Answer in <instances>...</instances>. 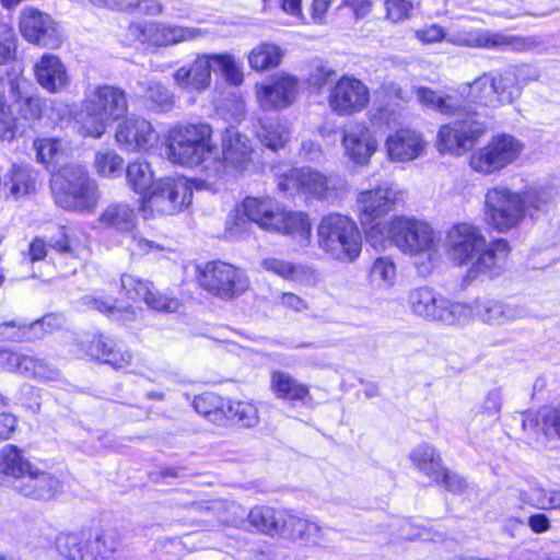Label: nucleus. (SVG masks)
<instances>
[{
  "mask_svg": "<svg viewBox=\"0 0 560 560\" xmlns=\"http://www.w3.org/2000/svg\"><path fill=\"white\" fill-rule=\"evenodd\" d=\"M559 190L552 185L534 184L521 190L495 185L485 195L483 214L489 226L499 233L520 228L526 219L537 222L557 205Z\"/></svg>",
  "mask_w": 560,
  "mask_h": 560,
  "instance_id": "obj_1",
  "label": "nucleus"
},
{
  "mask_svg": "<svg viewBox=\"0 0 560 560\" xmlns=\"http://www.w3.org/2000/svg\"><path fill=\"white\" fill-rule=\"evenodd\" d=\"M127 110L128 103L122 90L107 84L90 85L85 90L81 109L74 116L77 132L82 137L98 139Z\"/></svg>",
  "mask_w": 560,
  "mask_h": 560,
  "instance_id": "obj_2",
  "label": "nucleus"
},
{
  "mask_svg": "<svg viewBox=\"0 0 560 560\" xmlns=\"http://www.w3.org/2000/svg\"><path fill=\"white\" fill-rule=\"evenodd\" d=\"M370 244L385 249L394 244L401 252L409 255L427 254L435 246V235L431 225L415 218L396 215L384 223L374 224L366 232Z\"/></svg>",
  "mask_w": 560,
  "mask_h": 560,
  "instance_id": "obj_3",
  "label": "nucleus"
},
{
  "mask_svg": "<svg viewBox=\"0 0 560 560\" xmlns=\"http://www.w3.org/2000/svg\"><path fill=\"white\" fill-rule=\"evenodd\" d=\"M50 188L55 203L67 211L91 213L101 200L97 183L80 164L62 166L52 176Z\"/></svg>",
  "mask_w": 560,
  "mask_h": 560,
  "instance_id": "obj_4",
  "label": "nucleus"
},
{
  "mask_svg": "<svg viewBox=\"0 0 560 560\" xmlns=\"http://www.w3.org/2000/svg\"><path fill=\"white\" fill-rule=\"evenodd\" d=\"M215 151L208 124H178L165 136V155L174 164L206 165Z\"/></svg>",
  "mask_w": 560,
  "mask_h": 560,
  "instance_id": "obj_5",
  "label": "nucleus"
},
{
  "mask_svg": "<svg viewBox=\"0 0 560 560\" xmlns=\"http://www.w3.org/2000/svg\"><path fill=\"white\" fill-rule=\"evenodd\" d=\"M57 549L66 560H120V537L112 526H93L79 533L60 534Z\"/></svg>",
  "mask_w": 560,
  "mask_h": 560,
  "instance_id": "obj_6",
  "label": "nucleus"
},
{
  "mask_svg": "<svg viewBox=\"0 0 560 560\" xmlns=\"http://www.w3.org/2000/svg\"><path fill=\"white\" fill-rule=\"evenodd\" d=\"M530 71L529 68H523L520 71L502 70L485 72L472 82H466L457 88V93L467 100L470 104L480 105L489 108H499L503 105L513 103L520 97L517 88L518 78H523L524 71ZM533 77L537 72L532 70Z\"/></svg>",
  "mask_w": 560,
  "mask_h": 560,
  "instance_id": "obj_7",
  "label": "nucleus"
},
{
  "mask_svg": "<svg viewBox=\"0 0 560 560\" xmlns=\"http://www.w3.org/2000/svg\"><path fill=\"white\" fill-rule=\"evenodd\" d=\"M318 247L331 259L354 262L362 252V235L349 217L332 213L324 217L316 231Z\"/></svg>",
  "mask_w": 560,
  "mask_h": 560,
  "instance_id": "obj_8",
  "label": "nucleus"
},
{
  "mask_svg": "<svg viewBox=\"0 0 560 560\" xmlns=\"http://www.w3.org/2000/svg\"><path fill=\"white\" fill-rule=\"evenodd\" d=\"M446 42L454 46L490 50L527 52L542 44L539 36H520L479 27H456L448 32Z\"/></svg>",
  "mask_w": 560,
  "mask_h": 560,
  "instance_id": "obj_9",
  "label": "nucleus"
},
{
  "mask_svg": "<svg viewBox=\"0 0 560 560\" xmlns=\"http://www.w3.org/2000/svg\"><path fill=\"white\" fill-rule=\"evenodd\" d=\"M194 182L184 176L161 178L142 197L144 218L173 215L186 209L192 200Z\"/></svg>",
  "mask_w": 560,
  "mask_h": 560,
  "instance_id": "obj_10",
  "label": "nucleus"
},
{
  "mask_svg": "<svg viewBox=\"0 0 560 560\" xmlns=\"http://www.w3.org/2000/svg\"><path fill=\"white\" fill-rule=\"evenodd\" d=\"M223 158H213L203 165L208 177L237 176L255 170L252 141L236 128H226L222 136Z\"/></svg>",
  "mask_w": 560,
  "mask_h": 560,
  "instance_id": "obj_11",
  "label": "nucleus"
},
{
  "mask_svg": "<svg viewBox=\"0 0 560 560\" xmlns=\"http://www.w3.org/2000/svg\"><path fill=\"white\" fill-rule=\"evenodd\" d=\"M407 305L415 316L446 325L459 324L468 314V308L462 302H451L429 287L410 290Z\"/></svg>",
  "mask_w": 560,
  "mask_h": 560,
  "instance_id": "obj_12",
  "label": "nucleus"
},
{
  "mask_svg": "<svg viewBox=\"0 0 560 560\" xmlns=\"http://www.w3.org/2000/svg\"><path fill=\"white\" fill-rule=\"evenodd\" d=\"M523 151L524 143L514 136L495 135L487 144L471 153L469 165L479 174H495L516 162Z\"/></svg>",
  "mask_w": 560,
  "mask_h": 560,
  "instance_id": "obj_13",
  "label": "nucleus"
},
{
  "mask_svg": "<svg viewBox=\"0 0 560 560\" xmlns=\"http://www.w3.org/2000/svg\"><path fill=\"white\" fill-rule=\"evenodd\" d=\"M206 35L201 28L176 25L166 22L131 23L127 30V39L152 47H168L192 42Z\"/></svg>",
  "mask_w": 560,
  "mask_h": 560,
  "instance_id": "obj_14",
  "label": "nucleus"
},
{
  "mask_svg": "<svg viewBox=\"0 0 560 560\" xmlns=\"http://www.w3.org/2000/svg\"><path fill=\"white\" fill-rule=\"evenodd\" d=\"M198 281L203 289L225 300L242 294L249 285L244 271L219 260L198 267Z\"/></svg>",
  "mask_w": 560,
  "mask_h": 560,
  "instance_id": "obj_15",
  "label": "nucleus"
},
{
  "mask_svg": "<svg viewBox=\"0 0 560 560\" xmlns=\"http://www.w3.org/2000/svg\"><path fill=\"white\" fill-rule=\"evenodd\" d=\"M406 191L397 184L382 182L376 187L362 190L357 198L359 219L362 225L376 224V220L394 211L404 201Z\"/></svg>",
  "mask_w": 560,
  "mask_h": 560,
  "instance_id": "obj_16",
  "label": "nucleus"
},
{
  "mask_svg": "<svg viewBox=\"0 0 560 560\" xmlns=\"http://www.w3.org/2000/svg\"><path fill=\"white\" fill-rule=\"evenodd\" d=\"M485 132L486 126L478 118L459 119L441 126L436 147L441 153L463 155Z\"/></svg>",
  "mask_w": 560,
  "mask_h": 560,
  "instance_id": "obj_17",
  "label": "nucleus"
},
{
  "mask_svg": "<svg viewBox=\"0 0 560 560\" xmlns=\"http://www.w3.org/2000/svg\"><path fill=\"white\" fill-rule=\"evenodd\" d=\"M370 103V89L361 80L343 75L331 88L328 104L339 116L362 112Z\"/></svg>",
  "mask_w": 560,
  "mask_h": 560,
  "instance_id": "obj_18",
  "label": "nucleus"
},
{
  "mask_svg": "<svg viewBox=\"0 0 560 560\" xmlns=\"http://www.w3.org/2000/svg\"><path fill=\"white\" fill-rule=\"evenodd\" d=\"M485 241L486 236L480 228L467 222L456 223L446 232V254L454 264L468 265L476 253L482 249Z\"/></svg>",
  "mask_w": 560,
  "mask_h": 560,
  "instance_id": "obj_19",
  "label": "nucleus"
},
{
  "mask_svg": "<svg viewBox=\"0 0 560 560\" xmlns=\"http://www.w3.org/2000/svg\"><path fill=\"white\" fill-rule=\"evenodd\" d=\"M278 188L288 195L302 192L318 199L328 198L334 190L332 178L318 171L303 167L292 168L288 174L278 176Z\"/></svg>",
  "mask_w": 560,
  "mask_h": 560,
  "instance_id": "obj_20",
  "label": "nucleus"
},
{
  "mask_svg": "<svg viewBox=\"0 0 560 560\" xmlns=\"http://www.w3.org/2000/svg\"><path fill=\"white\" fill-rule=\"evenodd\" d=\"M19 30L22 36L32 44L52 49L62 44V36L55 21L47 13L33 7H26L21 11Z\"/></svg>",
  "mask_w": 560,
  "mask_h": 560,
  "instance_id": "obj_21",
  "label": "nucleus"
},
{
  "mask_svg": "<svg viewBox=\"0 0 560 560\" xmlns=\"http://www.w3.org/2000/svg\"><path fill=\"white\" fill-rule=\"evenodd\" d=\"M510 253L511 246L506 240H486L482 249L468 264L467 279L474 280L480 276L492 279L500 276L506 268Z\"/></svg>",
  "mask_w": 560,
  "mask_h": 560,
  "instance_id": "obj_22",
  "label": "nucleus"
},
{
  "mask_svg": "<svg viewBox=\"0 0 560 560\" xmlns=\"http://www.w3.org/2000/svg\"><path fill=\"white\" fill-rule=\"evenodd\" d=\"M343 155L355 166L364 167L378 150L375 133L363 122H354L342 129Z\"/></svg>",
  "mask_w": 560,
  "mask_h": 560,
  "instance_id": "obj_23",
  "label": "nucleus"
},
{
  "mask_svg": "<svg viewBox=\"0 0 560 560\" xmlns=\"http://www.w3.org/2000/svg\"><path fill=\"white\" fill-rule=\"evenodd\" d=\"M117 143L127 151H148L159 142V132L152 122L140 116H129L121 121L115 135Z\"/></svg>",
  "mask_w": 560,
  "mask_h": 560,
  "instance_id": "obj_24",
  "label": "nucleus"
},
{
  "mask_svg": "<svg viewBox=\"0 0 560 560\" xmlns=\"http://www.w3.org/2000/svg\"><path fill=\"white\" fill-rule=\"evenodd\" d=\"M299 93L298 80L289 74H275L256 85V97L262 109H282L290 106Z\"/></svg>",
  "mask_w": 560,
  "mask_h": 560,
  "instance_id": "obj_25",
  "label": "nucleus"
},
{
  "mask_svg": "<svg viewBox=\"0 0 560 560\" xmlns=\"http://www.w3.org/2000/svg\"><path fill=\"white\" fill-rule=\"evenodd\" d=\"M0 366L39 382L56 381L59 377V371L46 361L8 349H0Z\"/></svg>",
  "mask_w": 560,
  "mask_h": 560,
  "instance_id": "obj_26",
  "label": "nucleus"
},
{
  "mask_svg": "<svg viewBox=\"0 0 560 560\" xmlns=\"http://www.w3.org/2000/svg\"><path fill=\"white\" fill-rule=\"evenodd\" d=\"M415 95L421 106L435 110L442 115L455 116L460 119L478 118L471 108L467 96L454 94H441L430 88L419 86L415 89Z\"/></svg>",
  "mask_w": 560,
  "mask_h": 560,
  "instance_id": "obj_27",
  "label": "nucleus"
},
{
  "mask_svg": "<svg viewBox=\"0 0 560 560\" xmlns=\"http://www.w3.org/2000/svg\"><path fill=\"white\" fill-rule=\"evenodd\" d=\"M463 304L468 308V314L463 318L462 323L470 318H478L486 324L501 326L512 323L524 315V311L521 307L490 298H478L470 304Z\"/></svg>",
  "mask_w": 560,
  "mask_h": 560,
  "instance_id": "obj_28",
  "label": "nucleus"
},
{
  "mask_svg": "<svg viewBox=\"0 0 560 560\" xmlns=\"http://www.w3.org/2000/svg\"><path fill=\"white\" fill-rule=\"evenodd\" d=\"M211 54L198 55L192 63L177 69L173 74L178 89L188 93H201L211 83Z\"/></svg>",
  "mask_w": 560,
  "mask_h": 560,
  "instance_id": "obj_29",
  "label": "nucleus"
},
{
  "mask_svg": "<svg viewBox=\"0 0 560 560\" xmlns=\"http://www.w3.org/2000/svg\"><path fill=\"white\" fill-rule=\"evenodd\" d=\"M427 147L422 135L413 129L401 128L385 141L387 156L393 162L413 161L423 154Z\"/></svg>",
  "mask_w": 560,
  "mask_h": 560,
  "instance_id": "obj_30",
  "label": "nucleus"
},
{
  "mask_svg": "<svg viewBox=\"0 0 560 560\" xmlns=\"http://www.w3.org/2000/svg\"><path fill=\"white\" fill-rule=\"evenodd\" d=\"M37 83L49 93H60L70 84V75L61 59L52 54H44L34 65Z\"/></svg>",
  "mask_w": 560,
  "mask_h": 560,
  "instance_id": "obj_31",
  "label": "nucleus"
},
{
  "mask_svg": "<svg viewBox=\"0 0 560 560\" xmlns=\"http://www.w3.org/2000/svg\"><path fill=\"white\" fill-rule=\"evenodd\" d=\"M86 353L114 369H130L131 372L144 375L142 369L133 366V355L128 350L117 347L116 342L104 336H95L91 341Z\"/></svg>",
  "mask_w": 560,
  "mask_h": 560,
  "instance_id": "obj_32",
  "label": "nucleus"
},
{
  "mask_svg": "<svg viewBox=\"0 0 560 560\" xmlns=\"http://www.w3.org/2000/svg\"><path fill=\"white\" fill-rule=\"evenodd\" d=\"M261 266L266 271L301 285L314 287L319 281L317 270L306 264L268 257L261 261Z\"/></svg>",
  "mask_w": 560,
  "mask_h": 560,
  "instance_id": "obj_33",
  "label": "nucleus"
},
{
  "mask_svg": "<svg viewBox=\"0 0 560 560\" xmlns=\"http://www.w3.org/2000/svg\"><path fill=\"white\" fill-rule=\"evenodd\" d=\"M60 487L59 480L47 471L33 466L23 479L14 483V489L24 497L35 500H49Z\"/></svg>",
  "mask_w": 560,
  "mask_h": 560,
  "instance_id": "obj_34",
  "label": "nucleus"
},
{
  "mask_svg": "<svg viewBox=\"0 0 560 560\" xmlns=\"http://www.w3.org/2000/svg\"><path fill=\"white\" fill-rule=\"evenodd\" d=\"M276 221L271 232L288 235L301 246H305L310 243L312 224L308 215L304 212L285 211L280 208Z\"/></svg>",
  "mask_w": 560,
  "mask_h": 560,
  "instance_id": "obj_35",
  "label": "nucleus"
},
{
  "mask_svg": "<svg viewBox=\"0 0 560 560\" xmlns=\"http://www.w3.org/2000/svg\"><path fill=\"white\" fill-rule=\"evenodd\" d=\"M244 215L266 231L272 230L279 213V203L269 197H247L242 202Z\"/></svg>",
  "mask_w": 560,
  "mask_h": 560,
  "instance_id": "obj_36",
  "label": "nucleus"
},
{
  "mask_svg": "<svg viewBox=\"0 0 560 560\" xmlns=\"http://www.w3.org/2000/svg\"><path fill=\"white\" fill-rule=\"evenodd\" d=\"M97 222L105 230L131 233L136 226V213L129 205L113 202L101 212Z\"/></svg>",
  "mask_w": 560,
  "mask_h": 560,
  "instance_id": "obj_37",
  "label": "nucleus"
},
{
  "mask_svg": "<svg viewBox=\"0 0 560 560\" xmlns=\"http://www.w3.org/2000/svg\"><path fill=\"white\" fill-rule=\"evenodd\" d=\"M144 106L154 113H167L175 106L174 93L156 81L138 82Z\"/></svg>",
  "mask_w": 560,
  "mask_h": 560,
  "instance_id": "obj_38",
  "label": "nucleus"
},
{
  "mask_svg": "<svg viewBox=\"0 0 560 560\" xmlns=\"http://www.w3.org/2000/svg\"><path fill=\"white\" fill-rule=\"evenodd\" d=\"M270 389L277 398L291 401H303L310 396V388L306 384L282 371L272 372Z\"/></svg>",
  "mask_w": 560,
  "mask_h": 560,
  "instance_id": "obj_39",
  "label": "nucleus"
},
{
  "mask_svg": "<svg viewBox=\"0 0 560 560\" xmlns=\"http://www.w3.org/2000/svg\"><path fill=\"white\" fill-rule=\"evenodd\" d=\"M409 458L419 471L435 482L440 481L444 467L435 447L428 443L419 444L410 452Z\"/></svg>",
  "mask_w": 560,
  "mask_h": 560,
  "instance_id": "obj_40",
  "label": "nucleus"
},
{
  "mask_svg": "<svg viewBox=\"0 0 560 560\" xmlns=\"http://www.w3.org/2000/svg\"><path fill=\"white\" fill-rule=\"evenodd\" d=\"M285 510H276L269 506H255L248 514V524L267 535H281Z\"/></svg>",
  "mask_w": 560,
  "mask_h": 560,
  "instance_id": "obj_41",
  "label": "nucleus"
},
{
  "mask_svg": "<svg viewBox=\"0 0 560 560\" xmlns=\"http://www.w3.org/2000/svg\"><path fill=\"white\" fill-rule=\"evenodd\" d=\"M36 172L27 165L13 164L5 176L3 187L9 188L10 195L19 198L35 191Z\"/></svg>",
  "mask_w": 560,
  "mask_h": 560,
  "instance_id": "obj_42",
  "label": "nucleus"
},
{
  "mask_svg": "<svg viewBox=\"0 0 560 560\" xmlns=\"http://www.w3.org/2000/svg\"><path fill=\"white\" fill-rule=\"evenodd\" d=\"M25 86H27L25 80L16 79L11 83V92L20 116L25 120L35 121L42 115L43 101L38 95H27L23 91Z\"/></svg>",
  "mask_w": 560,
  "mask_h": 560,
  "instance_id": "obj_43",
  "label": "nucleus"
},
{
  "mask_svg": "<svg viewBox=\"0 0 560 560\" xmlns=\"http://www.w3.org/2000/svg\"><path fill=\"white\" fill-rule=\"evenodd\" d=\"M291 135L290 126L280 119H267L260 122L257 130L259 141L272 151L284 147Z\"/></svg>",
  "mask_w": 560,
  "mask_h": 560,
  "instance_id": "obj_44",
  "label": "nucleus"
},
{
  "mask_svg": "<svg viewBox=\"0 0 560 560\" xmlns=\"http://www.w3.org/2000/svg\"><path fill=\"white\" fill-rule=\"evenodd\" d=\"M33 465L14 445H5L0 450V471L15 479V483L31 471Z\"/></svg>",
  "mask_w": 560,
  "mask_h": 560,
  "instance_id": "obj_45",
  "label": "nucleus"
},
{
  "mask_svg": "<svg viewBox=\"0 0 560 560\" xmlns=\"http://www.w3.org/2000/svg\"><path fill=\"white\" fill-rule=\"evenodd\" d=\"M129 186L138 194L148 195L154 185V174L151 165L144 160H137L128 164L126 170Z\"/></svg>",
  "mask_w": 560,
  "mask_h": 560,
  "instance_id": "obj_46",
  "label": "nucleus"
},
{
  "mask_svg": "<svg viewBox=\"0 0 560 560\" xmlns=\"http://www.w3.org/2000/svg\"><path fill=\"white\" fill-rule=\"evenodd\" d=\"M282 58L281 49L273 44H261L248 55V63L253 70L264 71L279 66Z\"/></svg>",
  "mask_w": 560,
  "mask_h": 560,
  "instance_id": "obj_47",
  "label": "nucleus"
},
{
  "mask_svg": "<svg viewBox=\"0 0 560 560\" xmlns=\"http://www.w3.org/2000/svg\"><path fill=\"white\" fill-rule=\"evenodd\" d=\"M212 70L220 71L225 81L232 85H241L244 74L241 61L231 54H211Z\"/></svg>",
  "mask_w": 560,
  "mask_h": 560,
  "instance_id": "obj_48",
  "label": "nucleus"
},
{
  "mask_svg": "<svg viewBox=\"0 0 560 560\" xmlns=\"http://www.w3.org/2000/svg\"><path fill=\"white\" fill-rule=\"evenodd\" d=\"M225 404L220 396L213 393H205L195 397L194 409L208 418L213 423H220L224 419Z\"/></svg>",
  "mask_w": 560,
  "mask_h": 560,
  "instance_id": "obj_49",
  "label": "nucleus"
},
{
  "mask_svg": "<svg viewBox=\"0 0 560 560\" xmlns=\"http://www.w3.org/2000/svg\"><path fill=\"white\" fill-rule=\"evenodd\" d=\"M224 419L250 428L258 423V411L255 405L247 401H226Z\"/></svg>",
  "mask_w": 560,
  "mask_h": 560,
  "instance_id": "obj_50",
  "label": "nucleus"
},
{
  "mask_svg": "<svg viewBox=\"0 0 560 560\" xmlns=\"http://www.w3.org/2000/svg\"><path fill=\"white\" fill-rule=\"evenodd\" d=\"M208 510L215 512L218 520L226 525L246 527V524L248 523V512L246 509L234 502L224 503L215 501L210 508H208Z\"/></svg>",
  "mask_w": 560,
  "mask_h": 560,
  "instance_id": "obj_51",
  "label": "nucleus"
},
{
  "mask_svg": "<svg viewBox=\"0 0 560 560\" xmlns=\"http://www.w3.org/2000/svg\"><path fill=\"white\" fill-rule=\"evenodd\" d=\"M85 303L101 313L107 314L116 320H130L135 317V311L131 306H118L117 301L104 298H84Z\"/></svg>",
  "mask_w": 560,
  "mask_h": 560,
  "instance_id": "obj_52",
  "label": "nucleus"
},
{
  "mask_svg": "<svg viewBox=\"0 0 560 560\" xmlns=\"http://www.w3.org/2000/svg\"><path fill=\"white\" fill-rule=\"evenodd\" d=\"M33 148L36 152L37 162L46 165L58 162L65 153L62 141L54 138L36 139L34 140Z\"/></svg>",
  "mask_w": 560,
  "mask_h": 560,
  "instance_id": "obj_53",
  "label": "nucleus"
},
{
  "mask_svg": "<svg viewBox=\"0 0 560 560\" xmlns=\"http://www.w3.org/2000/svg\"><path fill=\"white\" fill-rule=\"evenodd\" d=\"M124 159L113 150L98 151L95 154L94 167L103 177H117L121 174Z\"/></svg>",
  "mask_w": 560,
  "mask_h": 560,
  "instance_id": "obj_54",
  "label": "nucleus"
},
{
  "mask_svg": "<svg viewBox=\"0 0 560 560\" xmlns=\"http://www.w3.org/2000/svg\"><path fill=\"white\" fill-rule=\"evenodd\" d=\"M511 495L516 497L523 504L547 510L550 506V491L540 487L530 486L527 489H514Z\"/></svg>",
  "mask_w": 560,
  "mask_h": 560,
  "instance_id": "obj_55",
  "label": "nucleus"
},
{
  "mask_svg": "<svg viewBox=\"0 0 560 560\" xmlns=\"http://www.w3.org/2000/svg\"><path fill=\"white\" fill-rule=\"evenodd\" d=\"M121 289L129 300H145L151 293L152 283L148 280H142L139 277L125 273L121 276Z\"/></svg>",
  "mask_w": 560,
  "mask_h": 560,
  "instance_id": "obj_56",
  "label": "nucleus"
},
{
  "mask_svg": "<svg viewBox=\"0 0 560 560\" xmlns=\"http://www.w3.org/2000/svg\"><path fill=\"white\" fill-rule=\"evenodd\" d=\"M371 278L382 287H390L396 279V266L388 257L377 258L371 269Z\"/></svg>",
  "mask_w": 560,
  "mask_h": 560,
  "instance_id": "obj_57",
  "label": "nucleus"
},
{
  "mask_svg": "<svg viewBox=\"0 0 560 560\" xmlns=\"http://www.w3.org/2000/svg\"><path fill=\"white\" fill-rule=\"evenodd\" d=\"M4 92L5 83L0 77V124L3 125L0 128V133L3 138L14 139L18 131L16 118L11 114L10 106L5 102Z\"/></svg>",
  "mask_w": 560,
  "mask_h": 560,
  "instance_id": "obj_58",
  "label": "nucleus"
},
{
  "mask_svg": "<svg viewBox=\"0 0 560 560\" xmlns=\"http://www.w3.org/2000/svg\"><path fill=\"white\" fill-rule=\"evenodd\" d=\"M307 520L292 514L285 510V516L283 517L281 536L290 538L292 540H301L305 534L307 526Z\"/></svg>",
  "mask_w": 560,
  "mask_h": 560,
  "instance_id": "obj_59",
  "label": "nucleus"
},
{
  "mask_svg": "<svg viewBox=\"0 0 560 560\" xmlns=\"http://www.w3.org/2000/svg\"><path fill=\"white\" fill-rule=\"evenodd\" d=\"M386 19L398 23L411 16L413 3L410 0H385Z\"/></svg>",
  "mask_w": 560,
  "mask_h": 560,
  "instance_id": "obj_60",
  "label": "nucleus"
},
{
  "mask_svg": "<svg viewBox=\"0 0 560 560\" xmlns=\"http://www.w3.org/2000/svg\"><path fill=\"white\" fill-rule=\"evenodd\" d=\"M144 302L150 308L158 312L173 313L179 307V301L177 299L167 296L161 292H154L153 289L145 298Z\"/></svg>",
  "mask_w": 560,
  "mask_h": 560,
  "instance_id": "obj_61",
  "label": "nucleus"
},
{
  "mask_svg": "<svg viewBox=\"0 0 560 560\" xmlns=\"http://www.w3.org/2000/svg\"><path fill=\"white\" fill-rule=\"evenodd\" d=\"M0 337L4 340L24 341L34 339L30 325L16 324L15 322L5 323L0 326Z\"/></svg>",
  "mask_w": 560,
  "mask_h": 560,
  "instance_id": "obj_62",
  "label": "nucleus"
},
{
  "mask_svg": "<svg viewBox=\"0 0 560 560\" xmlns=\"http://www.w3.org/2000/svg\"><path fill=\"white\" fill-rule=\"evenodd\" d=\"M249 226V220L244 215L243 209H236L231 212L226 219L225 233L226 236L238 238L244 235Z\"/></svg>",
  "mask_w": 560,
  "mask_h": 560,
  "instance_id": "obj_63",
  "label": "nucleus"
},
{
  "mask_svg": "<svg viewBox=\"0 0 560 560\" xmlns=\"http://www.w3.org/2000/svg\"><path fill=\"white\" fill-rule=\"evenodd\" d=\"M15 52L13 30L7 24H0V65L11 59Z\"/></svg>",
  "mask_w": 560,
  "mask_h": 560,
  "instance_id": "obj_64",
  "label": "nucleus"
}]
</instances>
